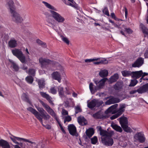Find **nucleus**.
<instances>
[{
    "label": "nucleus",
    "instance_id": "14",
    "mask_svg": "<svg viewBox=\"0 0 148 148\" xmlns=\"http://www.w3.org/2000/svg\"><path fill=\"white\" fill-rule=\"evenodd\" d=\"M144 63V59L141 57L138 58L132 64V66L133 67H139L141 66Z\"/></svg>",
    "mask_w": 148,
    "mask_h": 148
},
{
    "label": "nucleus",
    "instance_id": "24",
    "mask_svg": "<svg viewBox=\"0 0 148 148\" xmlns=\"http://www.w3.org/2000/svg\"><path fill=\"white\" fill-rule=\"evenodd\" d=\"M89 88L91 92L94 94L97 90H98L96 86H94L92 83L89 84Z\"/></svg>",
    "mask_w": 148,
    "mask_h": 148
},
{
    "label": "nucleus",
    "instance_id": "52",
    "mask_svg": "<svg viewBox=\"0 0 148 148\" xmlns=\"http://www.w3.org/2000/svg\"><path fill=\"white\" fill-rule=\"evenodd\" d=\"M21 68L22 70L25 71L26 73H28V71L27 70V67L25 65L23 64Z\"/></svg>",
    "mask_w": 148,
    "mask_h": 148
},
{
    "label": "nucleus",
    "instance_id": "39",
    "mask_svg": "<svg viewBox=\"0 0 148 148\" xmlns=\"http://www.w3.org/2000/svg\"><path fill=\"white\" fill-rule=\"evenodd\" d=\"M44 120H48L51 118V116L46 112L43 114L41 115Z\"/></svg>",
    "mask_w": 148,
    "mask_h": 148
},
{
    "label": "nucleus",
    "instance_id": "35",
    "mask_svg": "<svg viewBox=\"0 0 148 148\" xmlns=\"http://www.w3.org/2000/svg\"><path fill=\"white\" fill-rule=\"evenodd\" d=\"M25 80L28 83L32 84L34 78L32 77L29 76L26 77Z\"/></svg>",
    "mask_w": 148,
    "mask_h": 148
},
{
    "label": "nucleus",
    "instance_id": "53",
    "mask_svg": "<svg viewBox=\"0 0 148 148\" xmlns=\"http://www.w3.org/2000/svg\"><path fill=\"white\" fill-rule=\"evenodd\" d=\"M62 114L63 115H66L68 114V112L64 109H63L62 111Z\"/></svg>",
    "mask_w": 148,
    "mask_h": 148
},
{
    "label": "nucleus",
    "instance_id": "12",
    "mask_svg": "<svg viewBox=\"0 0 148 148\" xmlns=\"http://www.w3.org/2000/svg\"><path fill=\"white\" fill-rule=\"evenodd\" d=\"M39 62L41 65V67L44 68L46 67V66L49 63H51V61L49 60L40 58L39 59Z\"/></svg>",
    "mask_w": 148,
    "mask_h": 148
},
{
    "label": "nucleus",
    "instance_id": "34",
    "mask_svg": "<svg viewBox=\"0 0 148 148\" xmlns=\"http://www.w3.org/2000/svg\"><path fill=\"white\" fill-rule=\"evenodd\" d=\"M140 27L142 30L143 33L146 34L148 32V30L145 26L142 23L140 24Z\"/></svg>",
    "mask_w": 148,
    "mask_h": 148
},
{
    "label": "nucleus",
    "instance_id": "64",
    "mask_svg": "<svg viewBox=\"0 0 148 148\" xmlns=\"http://www.w3.org/2000/svg\"><path fill=\"white\" fill-rule=\"evenodd\" d=\"M77 95L75 92H73L72 94V96L74 97H77Z\"/></svg>",
    "mask_w": 148,
    "mask_h": 148
},
{
    "label": "nucleus",
    "instance_id": "23",
    "mask_svg": "<svg viewBox=\"0 0 148 148\" xmlns=\"http://www.w3.org/2000/svg\"><path fill=\"white\" fill-rule=\"evenodd\" d=\"M17 41L14 39L10 40L8 42V45L11 48H14L17 46Z\"/></svg>",
    "mask_w": 148,
    "mask_h": 148
},
{
    "label": "nucleus",
    "instance_id": "55",
    "mask_svg": "<svg viewBox=\"0 0 148 148\" xmlns=\"http://www.w3.org/2000/svg\"><path fill=\"white\" fill-rule=\"evenodd\" d=\"M137 92V90H133L130 92V95L134 94Z\"/></svg>",
    "mask_w": 148,
    "mask_h": 148
},
{
    "label": "nucleus",
    "instance_id": "40",
    "mask_svg": "<svg viewBox=\"0 0 148 148\" xmlns=\"http://www.w3.org/2000/svg\"><path fill=\"white\" fill-rule=\"evenodd\" d=\"M35 107L37 110L38 111L41 113V115H42L44 113L46 112V111L45 110L42 108L40 107L37 106H35Z\"/></svg>",
    "mask_w": 148,
    "mask_h": 148
},
{
    "label": "nucleus",
    "instance_id": "11",
    "mask_svg": "<svg viewBox=\"0 0 148 148\" xmlns=\"http://www.w3.org/2000/svg\"><path fill=\"white\" fill-rule=\"evenodd\" d=\"M106 80V78L102 79L100 80L96 79L94 80V82L98 90L103 88Z\"/></svg>",
    "mask_w": 148,
    "mask_h": 148
},
{
    "label": "nucleus",
    "instance_id": "59",
    "mask_svg": "<svg viewBox=\"0 0 148 148\" xmlns=\"http://www.w3.org/2000/svg\"><path fill=\"white\" fill-rule=\"evenodd\" d=\"M144 56L145 58H148V50L146 51L144 54Z\"/></svg>",
    "mask_w": 148,
    "mask_h": 148
},
{
    "label": "nucleus",
    "instance_id": "28",
    "mask_svg": "<svg viewBox=\"0 0 148 148\" xmlns=\"http://www.w3.org/2000/svg\"><path fill=\"white\" fill-rule=\"evenodd\" d=\"M108 75V71L107 70L104 69L101 70L99 73L100 76L102 77H106Z\"/></svg>",
    "mask_w": 148,
    "mask_h": 148
},
{
    "label": "nucleus",
    "instance_id": "8",
    "mask_svg": "<svg viewBox=\"0 0 148 148\" xmlns=\"http://www.w3.org/2000/svg\"><path fill=\"white\" fill-rule=\"evenodd\" d=\"M126 107L125 104H121L120 105V108L119 109L117 110V112L114 115L111 116L110 117V119L111 120H114L121 115L124 111L125 108Z\"/></svg>",
    "mask_w": 148,
    "mask_h": 148
},
{
    "label": "nucleus",
    "instance_id": "43",
    "mask_svg": "<svg viewBox=\"0 0 148 148\" xmlns=\"http://www.w3.org/2000/svg\"><path fill=\"white\" fill-rule=\"evenodd\" d=\"M12 66L13 67V69L16 71H17L19 69V67L14 62H12Z\"/></svg>",
    "mask_w": 148,
    "mask_h": 148
},
{
    "label": "nucleus",
    "instance_id": "58",
    "mask_svg": "<svg viewBox=\"0 0 148 148\" xmlns=\"http://www.w3.org/2000/svg\"><path fill=\"white\" fill-rule=\"evenodd\" d=\"M71 6L74 8L76 9H77L78 8V6L77 5L74 4V3H72Z\"/></svg>",
    "mask_w": 148,
    "mask_h": 148
},
{
    "label": "nucleus",
    "instance_id": "3",
    "mask_svg": "<svg viewBox=\"0 0 148 148\" xmlns=\"http://www.w3.org/2000/svg\"><path fill=\"white\" fill-rule=\"evenodd\" d=\"M101 136V142L105 145L111 146L113 144V139L111 138L112 134L106 131L103 130L100 133Z\"/></svg>",
    "mask_w": 148,
    "mask_h": 148
},
{
    "label": "nucleus",
    "instance_id": "50",
    "mask_svg": "<svg viewBox=\"0 0 148 148\" xmlns=\"http://www.w3.org/2000/svg\"><path fill=\"white\" fill-rule=\"evenodd\" d=\"M71 120V117L69 116H66L64 121V122L65 123L66 121L69 122Z\"/></svg>",
    "mask_w": 148,
    "mask_h": 148
},
{
    "label": "nucleus",
    "instance_id": "1",
    "mask_svg": "<svg viewBox=\"0 0 148 148\" xmlns=\"http://www.w3.org/2000/svg\"><path fill=\"white\" fill-rule=\"evenodd\" d=\"M42 2L47 8L51 10L50 12L51 13L52 17L56 21L55 22L52 19H48L47 20L48 26L56 32L58 31L57 27L58 24L63 23L65 21V18L60 14L56 12L57 10L54 7L46 1H43Z\"/></svg>",
    "mask_w": 148,
    "mask_h": 148
},
{
    "label": "nucleus",
    "instance_id": "15",
    "mask_svg": "<svg viewBox=\"0 0 148 148\" xmlns=\"http://www.w3.org/2000/svg\"><path fill=\"white\" fill-rule=\"evenodd\" d=\"M10 138L14 143L16 144L18 143L16 141V140L19 141L21 140H23L24 141L28 142L31 144H32L33 143L32 142L29 140L28 139L13 136L12 137H10Z\"/></svg>",
    "mask_w": 148,
    "mask_h": 148
},
{
    "label": "nucleus",
    "instance_id": "18",
    "mask_svg": "<svg viewBox=\"0 0 148 148\" xmlns=\"http://www.w3.org/2000/svg\"><path fill=\"white\" fill-rule=\"evenodd\" d=\"M120 101V100L119 98L112 97L106 102V104L107 105H110L111 104L119 103Z\"/></svg>",
    "mask_w": 148,
    "mask_h": 148
},
{
    "label": "nucleus",
    "instance_id": "63",
    "mask_svg": "<svg viewBox=\"0 0 148 148\" xmlns=\"http://www.w3.org/2000/svg\"><path fill=\"white\" fill-rule=\"evenodd\" d=\"M97 128L98 129L100 133L101 132V131H102L103 130L102 129L101 127L100 126H98L97 127Z\"/></svg>",
    "mask_w": 148,
    "mask_h": 148
},
{
    "label": "nucleus",
    "instance_id": "9",
    "mask_svg": "<svg viewBox=\"0 0 148 148\" xmlns=\"http://www.w3.org/2000/svg\"><path fill=\"white\" fill-rule=\"evenodd\" d=\"M134 141H138L140 143H143L145 141V138L144 134L142 132H137L134 136Z\"/></svg>",
    "mask_w": 148,
    "mask_h": 148
},
{
    "label": "nucleus",
    "instance_id": "41",
    "mask_svg": "<svg viewBox=\"0 0 148 148\" xmlns=\"http://www.w3.org/2000/svg\"><path fill=\"white\" fill-rule=\"evenodd\" d=\"M138 81L136 79L131 80L130 84L129 85L130 86H134L138 83Z\"/></svg>",
    "mask_w": 148,
    "mask_h": 148
},
{
    "label": "nucleus",
    "instance_id": "45",
    "mask_svg": "<svg viewBox=\"0 0 148 148\" xmlns=\"http://www.w3.org/2000/svg\"><path fill=\"white\" fill-rule=\"evenodd\" d=\"M102 12L105 15H106L108 16H110L108 9L107 7H105L104 9L103 10Z\"/></svg>",
    "mask_w": 148,
    "mask_h": 148
},
{
    "label": "nucleus",
    "instance_id": "36",
    "mask_svg": "<svg viewBox=\"0 0 148 148\" xmlns=\"http://www.w3.org/2000/svg\"><path fill=\"white\" fill-rule=\"evenodd\" d=\"M98 60H99L100 63L101 64H107L108 63V61L104 58H96Z\"/></svg>",
    "mask_w": 148,
    "mask_h": 148
},
{
    "label": "nucleus",
    "instance_id": "62",
    "mask_svg": "<svg viewBox=\"0 0 148 148\" xmlns=\"http://www.w3.org/2000/svg\"><path fill=\"white\" fill-rule=\"evenodd\" d=\"M36 42L39 44L41 45L42 42L40 40L38 39L36 40Z\"/></svg>",
    "mask_w": 148,
    "mask_h": 148
},
{
    "label": "nucleus",
    "instance_id": "7",
    "mask_svg": "<svg viewBox=\"0 0 148 148\" xmlns=\"http://www.w3.org/2000/svg\"><path fill=\"white\" fill-rule=\"evenodd\" d=\"M13 54L16 56L22 63H24L25 62V57L20 49H15L12 50Z\"/></svg>",
    "mask_w": 148,
    "mask_h": 148
},
{
    "label": "nucleus",
    "instance_id": "29",
    "mask_svg": "<svg viewBox=\"0 0 148 148\" xmlns=\"http://www.w3.org/2000/svg\"><path fill=\"white\" fill-rule=\"evenodd\" d=\"M119 75L118 74L116 73L111 77L110 78V81L111 83L116 82L119 79Z\"/></svg>",
    "mask_w": 148,
    "mask_h": 148
},
{
    "label": "nucleus",
    "instance_id": "26",
    "mask_svg": "<svg viewBox=\"0 0 148 148\" xmlns=\"http://www.w3.org/2000/svg\"><path fill=\"white\" fill-rule=\"evenodd\" d=\"M123 87V84L122 82H118L114 86V88L116 90H120Z\"/></svg>",
    "mask_w": 148,
    "mask_h": 148
},
{
    "label": "nucleus",
    "instance_id": "13",
    "mask_svg": "<svg viewBox=\"0 0 148 148\" xmlns=\"http://www.w3.org/2000/svg\"><path fill=\"white\" fill-rule=\"evenodd\" d=\"M118 106V104H114L111 106L106 111L105 113L106 114L109 113H111L112 114L116 113L117 112V110H116V108Z\"/></svg>",
    "mask_w": 148,
    "mask_h": 148
},
{
    "label": "nucleus",
    "instance_id": "16",
    "mask_svg": "<svg viewBox=\"0 0 148 148\" xmlns=\"http://www.w3.org/2000/svg\"><path fill=\"white\" fill-rule=\"evenodd\" d=\"M68 129L69 133L72 136L75 135L77 133L76 128L73 124H70L68 125Z\"/></svg>",
    "mask_w": 148,
    "mask_h": 148
},
{
    "label": "nucleus",
    "instance_id": "30",
    "mask_svg": "<svg viewBox=\"0 0 148 148\" xmlns=\"http://www.w3.org/2000/svg\"><path fill=\"white\" fill-rule=\"evenodd\" d=\"M38 82L40 89H42L45 87V81L43 79H38Z\"/></svg>",
    "mask_w": 148,
    "mask_h": 148
},
{
    "label": "nucleus",
    "instance_id": "54",
    "mask_svg": "<svg viewBox=\"0 0 148 148\" xmlns=\"http://www.w3.org/2000/svg\"><path fill=\"white\" fill-rule=\"evenodd\" d=\"M17 144H18L20 146H21L22 148H27V147H25V146H24V145H25V143H17Z\"/></svg>",
    "mask_w": 148,
    "mask_h": 148
},
{
    "label": "nucleus",
    "instance_id": "60",
    "mask_svg": "<svg viewBox=\"0 0 148 148\" xmlns=\"http://www.w3.org/2000/svg\"><path fill=\"white\" fill-rule=\"evenodd\" d=\"M41 45L42 46V47L44 48L46 47H47L46 44L45 42H42V43Z\"/></svg>",
    "mask_w": 148,
    "mask_h": 148
},
{
    "label": "nucleus",
    "instance_id": "5",
    "mask_svg": "<svg viewBox=\"0 0 148 148\" xmlns=\"http://www.w3.org/2000/svg\"><path fill=\"white\" fill-rule=\"evenodd\" d=\"M27 110L32 113L36 118L40 122L42 125L46 129L49 130L51 128V126L49 125H45L43 123L42 118L41 117L40 114L35 109L31 107H29L27 108Z\"/></svg>",
    "mask_w": 148,
    "mask_h": 148
},
{
    "label": "nucleus",
    "instance_id": "6",
    "mask_svg": "<svg viewBox=\"0 0 148 148\" xmlns=\"http://www.w3.org/2000/svg\"><path fill=\"white\" fill-rule=\"evenodd\" d=\"M120 123L123 130L127 133H131L132 130L128 127V123L127 119L125 117H121L118 119Z\"/></svg>",
    "mask_w": 148,
    "mask_h": 148
},
{
    "label": "nucleus",
    "instance_id": "37",
    "mask_svg": "<svg viewBox=\"0 0 148 148\" xmlns=\"http://www.w3.org/2000/svg\"><path fill=\"white\" fill-rule=\"evenodd\" d=\"M36 70L34 69H29L28 71V73L29 75L34 76L35 75Z\"/></svg>",
    "mask_w": 148,
    "mask_h": 148
},
{
    "label": "nucleus",
    "instance_id": "48",
    "mask_svg": "<svg viewBox=\"0 0 148 148\" xmlns=\"http://www.w3.org/2000/svg\"><path fill=\"white\" fill-rule=\"evenodd\" d=\"M126 32L129 34H131L133 32V31L130 28H127V27H125L124 28Z\"/></svg>",
    "mask_w": 148,
    "mask_h": 148
},
{
    "label": "nucleus",
    "instance_id": "61",
    "mask_svg": "<svg viewBox=\"0 0 148 148\" xmlns=\"http://www.w3.org/2000/svg\"><path fill=\"white\" fill-rule=\"evenodd\" d=\"M67 2H66V1H64V2L65 3V4H66L68 5H69L70 6H71L72 4L71 3H69V2H68L67 1Z\"/></svg>",
    "mask_w": 148,
    "mask_h": 148
},
{
    "label": "nucleus",
    "instance_id": "17",
    "mask_svg": "<svg viewBox=\"0 0 148 148\" xmlns=\"http://www.w3.org/2000/svg\"><path fill=\"white\" fill-rule=\"evenodd\" d=\"M40 93L41 96L42 97L46 99L52 105H54L52 100V97L49 95L46 94L45 92H40Z\"/></svg>",
    "mask_w": 148,
    "mask_h": 148
},
{
    "label": "nucleus",
    "instance_id": "38",
    "mask_svg": "<svg viewBox=\"0 0 148 148\" xmlns=\"http://www.w3.org/2000/svg\"><path fill=\"white\" fill-rule=\"evenodd\" d=\"M1 147L3 148H11L8 143L6 141L4 140L2 143Z\"/></svg>",
    "mask_w": 148,
    "mask_h": 148
},
{
    "label": "nucleus",
    "instance_id": "46",
    "mask_svg": "<svg viewBox=\"0 0 148 148\" xmlns=\"http://www.w3.org/2000/svg\"><path fill=\"white\" fill-rule=\"evenodd\" d=\"M62 40L64 41L67 44L69 45V41L68 39L64 37L63 36H61Z\"/></svg>",
    "mask_w": 148,
    "mask_h": 148
},
{
    "label": "nucleus",
    "instance_id": "51",
    "mask_svg": "<svg viewBox=\"0 0 148 148\" xmlns=\"http://www.w3.org/2000/svg\"><path fill=\"white\" fill-rule=\"evenodd\" d=\"M75 113L76 114L78 113V112H81V110L80 107L79 106H77L75 108Z\"/></svg>",
    "mask_w": 148,
    "mask_h": 148
},
{
    "label": "nucleus",
    "instance_id": "19",
    "mask_svg": "<svg viewBox=\"0 0 148 148\" xmlns=\"http://www.w3.org/2000/svg\"><path fill=\"white\" fill-rule=\"evenodd\" d=\"M143 74L142 71L141 70L138 71L132 72V73L131 77L132 78L137 79L141 77Z\"/></svg>",
    "mask_w": 148,
    "mask_h": 148
},
{
    "label": "nucleus",
    "instance_id": "31",
    "mask_svg": "<svg viewBox=\"0 0 148 148\" xmlns=\"http://www.w3.org/2000/svg\"><path fill=\"white\" fill-rule=\"evenodd\" d=\"M94 130L92 128H89L86 131V134L89 138L91 137L94 134Z\"/></svg>",
    "mask_w": 148,
    "mask_h": 148
},
{
    "label": "nucleus",
    "instance_id": "57",
    "mask_svg": "<svg viewBox=\"0 0 148 148\" xmlns=\"http://www.w3.org/2000/svg\"><path fill=\"white\" fill-rule=\"evenodd\" d=\"M71 6L74 8L76 9H77L78 8V6L77 5L74 4V3H72Z\"/></svg>",
    "mask_w": 148,
    "mask_h": 148
},
{
    "label": "nucleus",
    "instance_id": "44",
    "mask_svg": "<svg viewBox=\"0 0 148 148\" xmlns=\"http://www.w3.org/2000/svg\"><path fill=\"white\" fill-rule=\"evenodd\" d=\"M91 143L93 144H95L97 142V138L96 136H94L91 139Z\"/></svg>",
    "mask_w": 148,
    "mask_h": 148
},
{
    "label": "nucleus",
    "instance_id": "20",
    "mask_svg": "<svg viewBox=\"0 0 148 148\" xmlns=\"http://www.w3.org/2000/svg\"><path fill=\"white\" fill-rule=\"evenodd\" d=\"M137 92L139 94H142L146 92L148 90V86L147 85H144L136 90Z\"/></svg>",
    "mask_w": 148,
    "mask_h": 148
},
{
    "label": "nucleus",
    "instance_id": "47",
    "mask_svg": "<svg viewBox=\"0 0 148 148\" xmlns=\"http://www.w3.org/2000/svg\"><path fill=\"white\" fill-rule=\"evenodd\" d=\"M97 59H96V58H91L89 59H86L85 60V62H93L95 60H97Z\"/></svg>",
    "mask_w": 148,
    "mask_h": 148
},
{
    "label": "nucleus",
    "instance_id": "2",
    "mask_svg": "<svg viewBox=\"0 0 148 148\" xmlns=\"http://www.w3.org/2000/svg\"><path fill=\"white\" fill-rule=\"evenodd\" d=\"M8 4L10 10V12L12 14V19L14 21L17 23H21L23 21L26 20L27 17L26 14H23L22 15V17L19 14L15 12L14 3L12 0L9 1Z\"/></svg>",
    "mask_w": 148,
    "mask_h": 148
},
{
    "label": "nucleus",
    "instance_id": "22",
    "mask_svg": "<svg viewBox=\"0 0 148 148\" xmlns=\"http://www.w3.org/2000/svg\"><path fill=\"white\" fill-rule=\"evenodd\" d=\"M58 90V92L59 96L61 98L63 99L65 97L64 94V88L63 87L61 86H59L57 87Z\"/></svg>",
    "mask_w": 148,
    "mask_h": 148
},
{
    "label": "nucleus",
    "instance_id": "49",
    "mask_svg": "<svg viewBox=\"0 0 148 148\" xmlns=\"http://www.w3.org/2000/svg\"><path fill=\"white\" fill-rule=\"evenodd\" d=\"M22 99L25 101H29L27 98V97L25 93H23L21 97Z\"/></svg>",
    "mask_w": 148,
    "mask_h": 148
},
{
    "label": "nucleus",
    "instance_id": "33",
    "mask_svg": "<svg viewBox=\"0 0 148 148\" xmlns=\"http://www.w3.org/2000/svg\"><path fill=\"white\" fill-rule=\"evenodd\" d=\"M122 75L124 77H129L132 76V72L127 70H124L121 72Z\"/></svg>",
    "mask_w": 148,
    "mask_h": 148
},
{
    "label": "nucleus",
    "instance_id": "27",
    "mask_svg": "<svg viewBox=\"0 0 148 148\" xmlns=\"http://www.w3.org/2000/svg\"><path fill=\"white\" fill-rule=\"evenodd\" d=\"M111 126L114 130L117 132H121L122 131L121 128L116 124L114 123L112 124L111 125Z\"/></svg>",
    "mask_w": 148,
    "mask_h": 148
},
{
    "label": "nucleus",
    "instance_id": "56",
    "mask_svg": "<svg viewBox=\"0 0 148 148\" xmlns=\"http://www.w3.org/2000/svg\"><path fill=\"white\" fill-rule=\"evenodd\" d=\"M97 62H93V64H95L98 65L100 64V61L99 60H97Z\"/></svg>",
    "mask_w": 148,
    "mask_h": 148
},
{
    "label": "nucleus",
    "instance_id": "4",
    "mask_svg": "<svg viewBox=\"0 0 148 148\" xmlns=\"http://www.w3.org/2000/svg\"><path fill=\"white\" fill-rule=\"evenodd\" d=\"M40 101L42 105L45 108V109L58 122L60 127V126H62V125L60 123V122L59 121L58 118L57 116L56 113L53 110L51 109L47 104L45 103L42 101L40 100Z\"/></svg>",
    "mask_w": 148,
    "mask_h": 148
},
{
    "label": "nucleus",
    "instance_id": "10",
    "mask_svg": "<svg viewBox=\"0 0 148 148\" xmlns=\"http://www.w3.org/2000/svg\"><path fill=\"white\" fill-rule=\"evenodd\" d=\"M101 104V103L99 102L97 100L94 99L88 103L87 106L90 108L92 109L95 106L99 107Z\"/></svg>",
    "mask_w": 148,
    "mask_h": 148
},
{
    "label": "nucleus",
    "instance_id": "42",
    "mask_svg": "<svg viewBox=\"0 0 148 148\" xmlns=\"http://www.w3.org/2000/svg\"><path fill=\"white\" fill-rule=\"evenodd\" d=\"M49 92L53 94H56L57 92V90L56 87H54L51 88L50 89Z\"/></svg>",
    "mask_w": 148,
    "mask_h": 148
},
{
    "label": "nucleus",
    "instance_id": "25",
    "mask_svg": "<svg viewBox=\"0 0 148 148\" xmlns=\"http://www.w3.org/2000/svg\"><path fill=\"white\" fill-rule=\"evenodd\" d=\"M78 122L82 125H85L86 123V121L85 118L82 116H80L77 118Z\"/></svg>",
    "mask_w": 148,
    "mask_h": 148
},
{
    "label": "nucleus",
    "instance_id": "32",
    "mask_svg": "<svg viewBox=\"0 0 148 148\" xmlns=\"http://www.w3.org/2000/svg\"><path fill=\"white\" fill-rule=\"evenodd\" d=\"M93 116L94 118L96 119H101L103 117L102 113L100 112H98L93 114Z\"/></svg>",
    "mask_w": 148,
    "mask_h": 148
},
{
    "label": "nucleus",
    "instance_id": "21",
    "mask_svg": "<svg viewBox=\"0 0 148 148\" xmlns=\"http://www.w3.org/2000/svg\"><path fill=\"white\" fill-rule=\"evenodd\" d=\"M52 76L53 79L57 80L60 83L61 82V75L58 72H53L52 74Z\"/></svg>",
    "mask_w": 148,
    "mask_h": 148
}]
</instances>
